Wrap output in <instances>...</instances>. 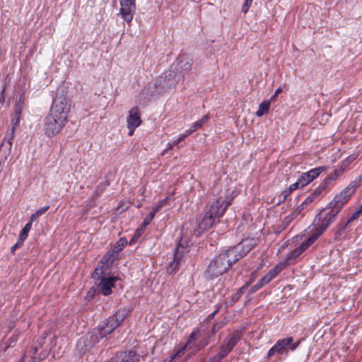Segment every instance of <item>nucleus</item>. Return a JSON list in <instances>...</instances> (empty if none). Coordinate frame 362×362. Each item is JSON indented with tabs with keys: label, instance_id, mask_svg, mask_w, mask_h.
I'll use <instances>...</instances> for the list:
<instances>
[{
	"label": "nucleus",
	"instance_id": "1",
	"mask_svg": "<svg viewBox=\"0 0 362 362\" xmlns=\"http://www.w3.org/2000/svg\"><path fill=\"white\" fill-rule=\"evenodd\" d=\"M339 202L338 196L336 195L330 203L332 206L322 210L316 216L313 224L306 230L308 233H311L310 236L289 253L284 262H287L288 265L291 264L292 261L307 250L318 239L329 225L336 219L339 212Z\"/></svg>",
	"mask_w": 362,
	"mask_h": 362
},
{
	"label": "nucleus",
	"instance_id": "2",
	"mask_svg": "<svg viewBox=\"0 0 362 362\" xmlns=\"http://www.w3.org/2000/svg\"><path fill=\"white\" fill-rule=\"evenodd\" d=\"M339 202L338 196L336 195L330 203L332 206L322 210L316 216L313 224L306 230L308 233H311L310 236L289 253L284 262H287L288 265L291 264L292 261L307 250L318 239L329 225L336 219L339 212Z\"/></svg>",
	"mask_w": 362,
	"mask_h": 362
},
{
	"label": "nucleus",
	"instance_id": "3",
	"mask_svg": "<svg viewBox=\"0 0 362 362\" xmlns=\"http://www.w3.org/2000/svg\"><path fill=\"white\" fill-rule=\"evenodd\" d=\"M339 202L338 196L336 195L330 203L332 206L322 210L316 216L313 224L306 230L308 233H311L310 236L289 253L284 262H287L288 265L291 264L292 261L307 250L318 239L329 225L336 219L339 212Z\"/></svg>",
	"mask_w": 362,
	"mask_h": 362
},
{
	"label": "nucleus",
	"instance_id": "4",
	"mask_svg": "<svg viewBox=\"0 0 362 362\" xmlns=\"http://www.w3.org/2000/svg\"><path fill=\"white\" fill-rule=\"evenodd\" d=\"M339 202L338 196L336 195L330 203L332 206L322 210L316 216L313 224L306 230L308 233H311L310 236L289 253L284 262H287L288 265L291 264L292 261L307 250L318 239L329 225L336 219L339 212Z\"/></svg>",
	"mask_w": 362,
	"mask_h": 362
},
{
	"label": "nucleus",
	"instance_id": "5",
	"mask_svg": "<svg viewBox=\"0 0 362 362\" xmlns=\"http://www.w3.org/2000/svg\"><path fill=\"white\" fill-rule=\"evenodd\" d=\"M258 243L257 239L246 238L216 256L209 264L204 276L212 279L226 273L230 267L245 257Z\"/></svg>",
	"mask_w": 362,
	"mask_h": 362
},
{
	"label": "nucleus",
	"instance_id": "6",
	"mask_svg": "<svg viewBox=\"0 0 362 362\" xmlns=\"http://www.w3.org/2000/svg\"><path fill=\"white\" fill-rule=\"evenodd\" d=\"M232 200L233 197L231 195L224 194L206 206L198 228L194 230V235L200 236L204 231L211 228L214 225L216 219H218L223 216L228 207L231 204Z\"/></svg>",
	"mask_w": 362,
	"mask_h": 362
},
{
	"label": "nucleus",
	"instance_id": "7",
	"mask_svg": "<svg viewBox=\"0 0 362 362\" xmlns=\"http://www.w3.org/2000/svg\"><path fill=\"white\" fill-rule=\"evenodd\" d=\"M71 104L64 95H57L52 101L49 115L67 122Z\"/></svg>",
	"mask_w": 362,
	"mask_h": 362
},
{
	"label": "nucleus",
	"instance_id": "8",
	"mask_svg": "<svg viewBox=\"0 0 362 362\" xmlns=\"http://www.w3.org/2000/svg\"><path fill=\"white\" fill-rule=\"evenodd\" d=\"M241 332L235 330L228 335L223 340L222 345L220 346L218 353L211 358V362H219L226 357L233 349V348L240 340Z\"/></svg>",
	"mask_w": 362,
	"mask_h": 362
},
{
	"label": "nucleus",
	"instance_id": "9",
	"mask_svg": "<svg viewBox=\"0 0 362 362\" xmlns=\"http://www.w3.org/2000/svg\"><path fill=\"white\" fill-rule=\"evenodd\" d=\"M127 315V313L124 309L119 310L115 315L109 317L103 325L94 328L95 330L99 331L100 339H101L110 334L124 320Z\"/></svg>",
	"mask_w": 362,
	"mask_h": 362
},
{
	"label": "nucleus",
	"instance_id": "10",
	"mask_svg": "<svg viewBox=\"0 0 362 362\" xmlns=\"http://www.w3.org/2000/svg\"><path fill=\"white\" fill-rule=\"evenodd\" d=\"M49 351L48 347H44L43 343L41 341H37L26 350L21 362H39L48 356Z\"/></svg>",
	"mask_w": 362,
	"mask_h": 362
},
{
	"label": "nucleus",
	"instance_id": "11",
	"mask_svg": "<svg viewBox=\"0 0 362 362\" xmlns=\"http://www.w3.org/2000/svg\"><path fill=\"white\" fill-rule=\"evenodd\" d=\"M99 331L94 329L82 336L77 341L76 348L80 354H83L89 351L94 345L100 340Z\"/></svg>",
	"mask_w": 362,
	"mask_h": 362
},
{
	"label": "nucleus",
	"instance_id": "12",
	"mask_svg": "<svg viewBox=\"0 0 362 362\" xmlns=\"http://www.w3.org/2000/svg\"><path fill=\"white\" fill-rule=\"evenodd\" d=\"M66 123L50 115H47L44 119L43 131L49 137H53L60 132Z\"/></svg>",
	"mask_w": 362,
	"mask_h": 362
},
{
	"label": "nucleus",
	"instance_id": "13",
	"mask_svg": "<svg viewBox=\"0 0 362 362\" xmlns=\"http://www.w3.org/2000/svg\"><path fill=\"white\" fill-rule=\"evenodd\" d=\"M187 244L184 245L181 240L175 248L173 260L166 267L169 274H173L179 269L184 254L187 252Z\"/></svg>",
	"mask_w": 362,
	"mask_h": 362
},
{
	"label": "nucleus",
	"instance_id": "14",
	"mask_svg": "<svg viewBox=\"0 0 362 362\" xmlns=\"http://www.w3.org/2000/svg\"><path fill=\"white\" fill-rule=\"evenodd\" d=\"M201 337V332L199 329L194 330L189 335L187 343L186 344L185 349L192 351H197L205 347L208 344V339L204 337L199 342L197 339Z\"/></svg>",
	"mask_w": 362,
	"mask_h": 362
},
{
	"label": "nucleus",
	"instance_id": "15",
	"mask_svg": "<svg viewBox=\"0 0 362 362\" xmlns=\"http://www.w3.org/2000/svg\"><path fill=\"white\" fill-rule=\"evenodd\" d=\"M119 14L124 21L130 23L135 13V0H119Z\"/></svg>",
	"mask_w": 362,
	"mask_h": 362
},
{
	"label": "nucleus",
	"instance_id": "16",
	"mask_svg": "<svg viewBox=\"0 0 362 362\" xmlns=\"http://www.w3.org/2000/svg\"><path fill=\"white\" fill-rule=\"evenodd\" d=\"M141 112L137 107L129 110L127 117V126L129 129V136H132L134 130L141 124Z\"/></svg>",
	"mask_w": 362,
	"mask_h": 362
},
{
	"label": "nucleus",
	"instance_id": "17",
	"mask_svg": "<svg viewBox=\"0 0 362 362\" xmlns=\"http://www.w3.org/2000/svg\"><path fill=\"white\" fill-rule=\"evenodd\" d=\"M327 170L325 166H320L311 169L308 172L303 173L297 180L301 187L308 185L313 180L317 177L322 173Z\"/></svg>",
	"mask_w": 362,
	"mask_h": 362
},
{
	"label": "nucleus",
	"instance_id": "18",
	"mask_svg": "<svg viewBox=\"0 0 362 362\" xmlns=\"http://www.w3.org/2000/svg\"><path fill=\"white\" fill-rule=\"evenodd\" d=\"M293 341V337H289L283 339L278 340L276 344L268 351L267 358H270L277 354L281 355L287 354L286 348Z\"/></svg>",
	"mask_w": 362,
	"mask_h": 362
},
{
	"label": "nucleus",
	"instance_id": "19",
	"mask_svg": "<svg viewBox=\"0 0 362 362\" xmlns=\"http://www.w3.org/2000/svg\"><path fill=\"white\" fill-rule=\"evenodd\" d=\"M337 176L338 173L336 170H334L333 175H330L322 183L319 185V186L313 191V192L307 197L308 199H310L311 204L321 197L322 193L326 189L328 182L329 180H335Z\"/></svg>",
	"mask_w": 362,
	"mask_h": 362
},
{
	"label": "nucleus",
	"instance_id": "20",
	"mask_svg": "<svg viewBox=\"0 0 362 362\" xmlns=\"http://www.w3.org/2000/svg\"><path fill=\"white\" fill-rule=\"evenodd\" d=\"M13 132H6L0 145V158L5 160L9 156L13 140Z\"/></svg>",
	"mask_w": 362,
	"mask_h": 362
},
{
	"label": "nucleus",
	"instance_id": "21",
	"mask_svg": "<svg viewBox=\"0 0 362 362\" xmlns=\"http://www.w3.org/2000/svg\"><path fill=\"white\" fill-rule=\"evenodd\" d=\"M310 204L311 203L310 199L306 198L299 206L296 207L293 211H292L289 215L284 218V221H282L284 228L287 227L293 220L298 217V216L301 214L302 211Z\"/></svg>",
	"mask_w": 362,
	"mask_h": 362
},
{
	"label": "nucleus",
	"instance_id": "22",
	"mask_svg": "<svg viewBox=\"0 0 362 362\" xmlns=\"http://www.w3.org/2000/svg\"><path fill=\"white\" fill-rule=\"evenodd\" d=\"M287 262H281L277 264L274 268L270 269L268 273L259 279L264 286L273 280L286 266Z\"/></svg>",
	"mask_w": 362,
	"mask_h": 362
},
{
	"label": "nucleus",
	"instance_id": "23",
	"mask_svg": "<svg viewBox=\"0 0 362 362\" xmlns=\"http://www.w3.org/2000/svg\"><path fill=\"white\" fill-rule=\"evenodd\" d=\"M115 276L103 277L100 279L98 287L104 296H108L112 293V288L114 287L117 281Z\"/></svg>",
	"mask_w": 362,
	"mask_h": 362
},
{
	"label": "nucleus",
	"instance_id": "24",
	"mask_svg": "<svg viewBox=\"0 0 362 362\" xmlns=\"http://www.w3.org/2000/svg\"><path fill=\"white\" fill-rule=\"evenodd\" d=\"M139 357L136 351H129L117 354L115 359L117 362H138Z\"/></svg>",
	"mask_w": 362,
	"mask_h": 362
},
{
	"label": "nucleus",
	"instance_id": "25",
	"mask_svg": "<svg viewBox=\"0 0 362 362\" xmlns=\"http://www.w3.org/2000/svg\"><path fill=\"white\" fill-rule=\"evenodd\" d=\"M192 60L189 59V57L185 55L179 56L177 60V69L180 71L181 73H187L192 68Z\"/></svg>",
	"mask_w": 362,
	"mask_h": 362
},
{
	"label": "nucleus",
	"instance_id": "26",
	"mask_svg": "<svg viewBox=\"0 0 362 362\" xmlns=\"http://www.w3.org/2000/svg\"><path fill=\"white\" fill-rule=\"evenodd\" d=\"M357 185L355 182H351L349 185L341 192V205L346 204L350 197L354 194Z\"/></svg>",
	"mask_w": 362,
	"mask_h": 362
},
{
	"label": "nucleus",
	"instance_id": "27",
	"mask_svg": "<svg viewBox=\"0 0 362 362\" xmlns=\"http://www.w3.org/2000/svg\"><path fill=\"white\" fill-rule=\"evenodd\" d=\"M271 105V100H264L259 105L258 110L255 115L257 117H260L268 113Z\"/></svg>",
	"mask_w": 362,
	"mask_h": 362
},
{
	"label": "nucleus",
	"instance_id": "28",
	"mask_svg": "<svg viewBox=\"0 0 362 362\" xmlns=\"http://www.w3.org/2000/svg\"><path fill=\"white\" fill-rule=\"evenodd\" d=\"M250 284V282L245 283V284L241 288H240L235 294L232 296L231 301L233 303L237 302L240 299L242 295L245 292L247 288L249 287Z\"/></svg>",
	"mask_w": 362,
	"mask_h": 362
},
{
	"label": "nucleus",
	"instance_id": "29",
	"mask_svg": "<svg viewBox=\"0 0 362 362\" xmlns=\"http://www.w3.org/2000/svg\"><path fill=\"white\" fill-rule=\"evenodd\" d=\"M209 119V116L208 115H204L200 120L195 122L191 126V129L192 132H195L197 129H200L204 124H206Z\"/></svg>",
	"mask_w": 362,
	"mask_h": 362
},
{
	"label": "nucleus",
	"instance_id": "30",
	"mask_svg": "<svg viewBox=\"0 0 362 362\" xmlns=\"http://www.w3.org/2000/svg\"><path fill=\"white\" fill-rule=\"evenodd\" d=\"M19 122H20V111H16L15 112V116L11 119L12 127L10 130L7 131V132H13V135L14 136L15 129L18 126Z\"/></svg>",
	"mask_w": 362,
	"mask_h": 362
},
{
	"label": "nucleus",
	"instance_id": "31",
	"mask_svg": "<svg viewBox=\"0 0 362 362\" xmlns=\"http://www.w3.org/2000/svg\"><path fill=\"white\" fill-rule=\"evenodd\" d=\"M31 226H32L31 222H28L23 227V228L22 229V230L21 231L20 235H19V238H20L21 241L23 242L27 238L28 233L30 230Z\"/></svg>",
	"mask_w": 362,
	"mask_h": 362
},
{
	"label": "nucleus",
	"instance_id": "32",
	"mask_svg": "<svg viewBox=\"0 0 362 362\" xmlns=\"http://www.w3.org/2000/svg\"><path fill=\"white\" fill-rule=\"evenodd\" d=\"M356 157L357 156L356 154H352L346 157L341 164V171L346 170L349 165L351 164L356 158Z\"/></svg>",
	"mask_w": 362,
	"mask_h": 362
},
{
	"label": "nucleus",
	"instance_id": "33",
	"mask_svg": "<svg viewBox=\"0 0 362 362\" xmlns=\"http://www.w3.org/2000/svg\"><path fill=\"white\" fill-rule=\"evenodd\" d=\"M298 188H301V187L300 186V185L298 184V182L296 181V182L291 184L289 187L287 189H285L284 192H283V194H284V197H287L288 195H289L293 191L298 189Z\"/></svg>",
	"mask_w": 362,
	"mask_h": 362
},
{
	"label": "nucleus",
	"instance_id": "34",
	"mask_svg": "<svg viewBox=\"0 0 362 362\" xmlns=\"http://www.w3.org/2000/svg\"><path fill=\"white\" fill-rule=\"evenodd\" d=\"M156 214L151 211L148 215L144 218V221H143V224H142V226L141 228H143V229L144 230V228L148 226L149 225V223H151V221L153 220V218H154Z\"/></svg>",
	"mask_w": 362,
	"mask_h": 362
},
{
	"label": "nucleus",
	"instance_id": "35",
	"mask_svg": "<svg viewBox=\"0 0 362 362\" xmlns=\"http://www.w3.org/2000/svg\"><path fill=\"white\" fill-rule=\"evenodd\" d=\"M144 229L143 228H138L134 236L132 238V239L129 240V245H134L136 241L139 238V237L141 235V233L143 232Z\"/></svg>",
	"mask_w": 362,
	"mask_h": 362
},
{
	"label": "nucleus",
	"instance_id": "36",
	"mask_svg": "<svg viewBox=\"0 0 362 362\" xmlns=\"http://www.w3.org/2000/svg\"><path fill=\"white\" fill-rule=\"evenodd\" d=\"M127 245V240L125 238H120L119 241L117 243V245L115 247V250L113 251L119 252L121 251L124 246Z\"/></svg>",
	"mask_w": 362,
	"mask_h": 362
},
{
	"label": "nucleus",
	"instance_id": "37",
	"mask_svg": "<svg viewBox=\"0 0 362 362\" xmlns=\"http://www.w3.org/2000/svg\"><path fill=\"white\" fill-rule=\"evenodd\" d=\"M167 198H165L162 200H160L153 208L152 211L156 214L165 204L167 202Z\"/></svg>",
	"mask_w": 362,
	"mask_h": 362
},
{
	"label": "nucleus",
	"instance_id": "38",
	"mask_svg": "<svg viewBox=\"0 0 362 362\" xmlns=\"http://www.w3.org/2000/svg\"><path fill=\"white\" fill-rule=\"evenodd\" d=\"M264 286V285L262 284V282L259 280V281L255 284L254 286H252L249 291H248V294L251 295V294H253L254 293H255L256 291H257L258 290H259L261 288H262Z\"/></svg>",
	"mask_w": 362,
	"mask_h": 362
},
{
	"label": "nucleus",
	"instance_id": "39",
	"mask_svg": "<svg viewBox=\"0 0 362 362\" xmlns=\"http://www.w3.org/2000/svg\"><path fill=\"white\" fill-rule=\"evenodd\" d=\"M362 213V210H361V208L359 207L356 211H355L354 213H353L350 217L348 218V223H350L353 221H354L355 219H356L359 216L360 214Z\"/></svg>",
	"mask_w": 362,
	"mask_h": 362
},
{
	"label": "nucleus",
	"instance_id": "40",
	"mask_svg": "<svg viewBox=\"0 0 362 362\" xmlns=\"http://www.w3.org/2000/svg\"><path fill=\"white\" fill-rule=\"evenodd\" d=\"M114 252L115 251H112V252H107L102 258L101 261H100V263L102 264H105V263H107V262L109 261V259L113 257L114 255Z\"/></svg>",
	"mask_w": 362,
	"mask_h": 362
},
{
	"label": "nucleus",
	"instance_id": "41",
	"mask_svg": "<svg viewBox=\"0 0 362 362\" xmlns=\"http://www.w3.org/2000/svg\"><path fill=\"white\" fill-rule=\"evenodd\" d=\"M185 136L180 134L179 137L173 144H168V149L172 148L173 146H177L179 143L185 139Z\"/></svg>",
	"mask_w": 362,
	"mask_h": 362
},
{
	"label": "nucleus",
	"instance_id": "42",
	"mask_svg": "<svg viewBox=\"0 0 362 362\" xmlns=\"http://www.w3.org/2000/svg\"><path fill=\"white\" fill-rule=\"evenodd\" d=\"M49 209V206L47 205V206H43L40 209H39L38 210H37L35 211V213L39 216H41L42 215H43L44 214H45V212Z\"/></svg>",
	"mask_w": 362,
	"mask_h": 362
},
{
	"label": "nucleus",
	"instance_id": "43",
	"mask_svg": "<svg viewBox=\"0 0 362 362\" xmlns=\"http://www.w3.org/2000/svg\"><path fill=\"white\" fill-rule=\"evenodd\" d=\"M252 1H247V0H245V4L243 6L242 11L243 13H247L249 10Z\"/></svg>",
	"mask_w": 362,
	"mask_h": 362
},
{
	"label": "nucleus",
	"instance_id": "44",
	"mask_svg": "<svg viewBox=\"0 0 362 362\" xmlns=\"http://www.w3.org/2000/svg\"><path fill=\"white\" fill-rule=\"evenodd\" d=\"M282 92V89L281 88H277L275 90L274 94L271 97V98L269 100H271V102H273L276 100V97Z\"/></svg>",
	"mask_w": 362,
	"mask_h": 362
},
{
	"label": "nucleus",
	"instance_id": "45",
	"mask_svg": "<svg viewBox=\"0 0 362 362\" xmlns=\"http://www.w3.org/2000/svg\"><path fill=\"white\" fill-rule=\"evenodd\" d=\"M300 344V341H298V342H295V343H293V341L288 345V348L291 351H294L297 349V347L299 346Z\"/></svg>",
	"mask_w": 362,
	"mask_h": 362
},
{
	"label": "nucleus",
	"instance_id": "46",
	"mask_svg": "<svg viewBox=\"0 0 362 362\" xmlns=\"http://www.w3.org/2000/svg\"><path fill=\"white\" fill-rule=\"evenodd\" d=\"M21 245H22V241H21V242H19V241H18V243H16L14 245H13V246L11 247V252L12 253H14V252H15V251H16V250L18 247H20Z\"/></svg>",
	"mask_w": 362,
	"mask_h": 362
},
{
	"label": "nucleus",
	"instance_id": "47",
	"mask_svg": "<svg viewBox=\"0 0 362 362\" xmlns=\"http://www.w3.org/2000/svg\"><path fill=\"white\" fill-rule=\"evenodd\" d=\"M40 216L35 212L33 214L30 216V221L29 222H31V224H33V222H34L36 219H37Z\"/></svg>",
	"mask_w": 362,
	"mask_h": 362
},
{
	"label": "nucleus",
	"instance_id": "48",
	"mask_svg": "<svg viewBox=\"0 0 362 362\" xmlns=\"http://www.w3.org/2000/svg\"><path fill=\"white\" fill-rule=\"evenodd\" d=\"M192 133H193L192 130L191 129V128H189V129L186 130L185 132V133L182 134V135L185 136V138H186L187 136H188L189 135H190Z\"/></svg>",
	"mask_w": 362,
	"mask_h": 362
},
{
	"label": "nucleus",
	"instance_id": "49",
	"mask_svg": "<svg viewBox=\"0 0 362 362\" xmlns=\"http://www.w3.org/2000/svg\"><path fill=\"white\" fill-rule=\"evenodd\" d=\"M219 307H217V308L208 316V319L211 320L214 317V316L216 315V313L218 311Z\"/></svg>",
	"mask_w": 362,
	"mask_h": 362
},
{
	"label": "nucleus",
	"instance_id": "50",
	"mask_svg": "<svg viewBox=\"0 0 362 362\" xmlns=\"http://www.w3.org/2000/svg\"><path fill=\"white\" fill-rule=\"evenodd\" d=\"M103 191V188L98 186L96 189V192H101Z\"/></svg>",
	"mask_w": 362,
	"mask_h": 362
},
{
	"label": "nucleus",
	"instance_id": "51",
	"mask_svg": "<svg viewBox=\"0 0 362 362\" xmlns=\"http://www.w3.org/2000/svg\"><path fill=\"white\" fill-rule=\"evenodd\" d=\"M100 270H101L100 269L96 268L95 269L94 274H99V271H100Z\"/></svg>",
	"mask_w": 362,
	"mask_h": 362
},
{
	"label": "nucleus",
	"instance_id": "52",
	"mask_svg": "<svg viewBox=\"0 0 362 362\" xmlns=\"http://www.w3.org/2000/svg\"><path fill=\"white\" fill-rule=\"evenodd\" d=\"M216 325H214L212 329H211V332H212V334H214L215 332H216Z\"/></svg>",
	"mask_w": 362,
	"mask_h": 362
},
{
	"label": "nucleus",
	"instance_id": "53",
	"mask_svg": "<svg viewBox=\"0 0 362 362\" xmlns=\"http://www.w3.org/2000/svg\"><path fill=\"white\" fill-rule=\"evenodd\" d=\"M4 100V93H3V92H1V95H0V102H1V100Z\"/></svg>",
	"mask_w": 362,
	"mask_h": 362
},
{
	"label": "nucleus",
	"instance_id": "54",
	"mask_svg": "<svg viewBox=\"0 0 362 362\" xmlns=\"http://www.w3.org/2000/svg\"><path fill=\"white\" fill-rule=\"evenodd\" d=\"M173 359H174V356H172L169 361H164L163 362H173Z\"/></svg>",
	"mask_w": 362,
	"mask_h": 362
},
{
	"label": "nucleus",
	"instance_id": "55",
	"mask_svg": "<svg viewBox=\"0 0 362 362\" xmlns=\"http://www.w3.org/2000/svg\"><path fill=\"white\" fill-rule=\"evenodd\" d=\"M110 362H117L115 358L112 359Z\"/></svg>",
	"mask_w": 362,
	"mask_h": 362
},
{
	"label": "nucleus",
	"instance_id": "56",
	"mask_svg": "<svg viewBox=\"0 0 362 362\" xmlns=\"http://www.w3.org/2000/svg\"><path fill=\"white\" fill-rule=\"evenodd\" d=\"M167 149H165L162 155H164V153L166 152Z\"/></svg>",
	"mask_w": 362,
	"mask_h": 362
},
{
	"label": "nucleus",
	"instance_id": "57",
	"mask_svg": "<svg viewBox=\"0 0 362 362\" xmlns=\"http://www.w3.org/2000/svg\"><path fill=\"white\" fill-rule=\"evenodd\" d=\"M359 207L361 208V210H362V204Z\"/></svg>",
	"mask_w": 362,
	"mask_h": 362
},
{
	"label": "nucleus",
	"instance_id": "58",
	"mask_svg": "<svg viewBox=\"0 0 362 362\" xmlns=\"http://www.w3.org/2000/svg\"><path fill=\"white\" fill-rule=\"evenodd\" d=\"M253 0H247V1H252Z\"/></svg>",
	"mask_w": 362,
	"mask_h": 362
}]
</instances>
